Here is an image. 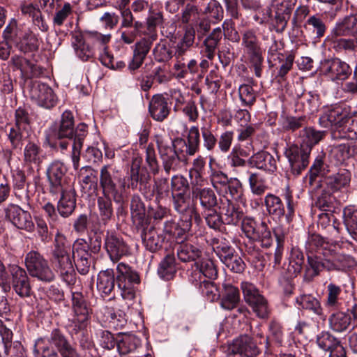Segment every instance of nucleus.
I'll use <instances>...</instances> for the list:
<instances>
[{
	"label": "nucleus",
	"mask_w": 357,
	"mask_h": 357,
	"mask_svg": "<svg viewBox=\"0 0 357 357\" xmlns=\"http://www.w3.org/2000/svg\"><path fill=\"white\" fill-rule=\"evenodd\" d=\"M89 249V246L84 239L75 241L72 248L73 262L68 254L69 248L66 245L65 237L60 232L56 233L52 261L56 271L67 284H73L75 280L73 264L79 273L86 275L89 272L91 265V254Z\"/></svg>",
	"instance_id": "1"
},
{
	"label": "nucleus",
	"mask_w": 357,
	"mask_h": 357,
	"mask_svg": "<svg viewBox=\"0 0 357 357\" xmlns=\"http://www.w3.org/2000/svg\"><path fill=\"white\" fill-rule=\"evenodd\" d=\"M86 135V125L80 123L75 128L74 117L72 112L65 111L61 115L59 125L51 130L48 140L50 142L66 138L73 140L71 158L73 167L77 169L79 167L80 152Z\"/></svg>",
	"instance_id": "2"
},
{
	"label": "nucleus",
	"mask_w": 357,
	"mask_h": 357,
	"mask_svg": "<svg viewBox=\"0 0 357 357\" xmlns=\"http://www.w3.org/2000/svg\"><path fill=\"white\" fill-rule=\"evenodd\" d=\"M156 144L163 169L167 174L171 171H176L181 162L186 160V155H195L194 153L190 151V146L182 138L172 140L167 137L158 136Z\"/></svg>",
	"instance_id": "3"
},
{
	"label": "nucleus",
	"mask_w": 357,
	"mask_h": 357,
	"mask_svg": "<svg viewBox=\"0 0 357 357\" xmlns=\"http://www.w3.org/2000/svg\"><path fill=\"white\" fill-rule=\"evenodd\" d=\"M319 124L322 128L342 132V137L357 139V115L351 116L348 107L335 106L326 109L319 118Z\"/></svg>",
	"instance_id": "4"
},
{
	"label": "nucleus",
	"mask_w": 357,
	"mask_h": 357,
	"mask_svg": "<svg viewBox=\"0 0 357 357\" xmlns=\"http://www.w3.org/2000/svg\"><path fill=\"white\" fill-rule=\"evenodd\" d=\"M309 267L307 272L311 278L317 276L323 271H347L356 266V259L348 255L337 254L334 256L321 255L319 252L316 255H309L307 257Z\"/></svg>",
	"instance_id": "5"
},
{
	"label": "nucleus",
	"mask_w": 357,
	"mask_h": 357,
	"mask_svg": "<svg viewBox=\"0 0 357 357\" xmlns=\"http://www.w3.org/2000/svg\"><path fill=\"white\" fill-rule=\"evenodd\" d=\"M218 275V271L211 260H206L202 266H196L195 271L191 272L189 280L201 294L211 301L219 298V292L215 284L211 281Z\"/></svg>",
	"instance_id": "6"
},
{
	"label": "nucleus",
	"mask_w": 357,
	"mask_h": 357,
	"mask_svg": "<svg viewBox=\"0 0 357 357\" xmlns=\"http://www.w3.org/2000/svg\"><path fill=\"white\" fill-rule=\"evenodd\" d=\"M99 184L101 191L112 194L115 202L121 200L128 186L122 171L112 163L100 167Z\"/></svg>",
	"instance_id": "7"
},
{
	"label": "nucleus",
	"mask_w": 357,
	"mask_h": 357,
	"mask_svg": "<svg viewBox=\"0 0 357 357\" xmlns=\"http://www.w3.org/2000/svg\"><path fill=\"white\" fill-rule=\"evenodd\" d=\"M284 199L287 206V213L285 212L284 204L281 198L273 193H268L264 198V205L266 208L267 214L273 220H280L284 215L287 220L290 222L291 217L294 213V204L293 203V196L289 188L284 195Z\"/></svg>",
	"instance_id": "8"
},
{
	"label": "nucleus",
	"mask_w": 357,
	"mask_h": 357,
	"mask_svg": "<svg viewBox=\"0 0 357 357\" xmlns=\"http://www.w3.org/2000/svg\"><path fill=\"white\" fill-rule=\"evenodd\" d=\"M116 271V284L120 296L124 300H132L135 296L136 285L140 283L138 273L125 263H119Z\"/></svg>",
	"instance_id": "9"
},
{
	"label": "nucleus",
	"mask_w": 357,
	"mask_h": 357,
	"mask_svg": "<svg viewBox=\"0 0 357 357\" xmlns=\"http://www.w3.org/2000/svg\"><path fill=\"white\" fill-rule=\"evenodd\" d=\"M72 302L74 315L68 325L70 332L72 335L84 334L90 324L91 309L79 293L73 294Z\"/></svg>",
	"instance_id": "10"
},
{
	"label": "nucleus",
	"mask_w": 357,
	"mask_h": 357,
	"mask_svg": "<svg viewBox=\"0 0 357 357\" xmlns=\"http://www.w3.org/2000/svg\"><path fill=\"white\" fill-rule=\"evenodd\" d=\"M24 264L31 276L43 282H50L55 275L48 261L37 250H31L25 255Z\"/></svg>",
	"instance_id": "11"
},
{
	"label": "nucleus",
	"mask_w": 357,
	"mask_h": 357,
	"mask_svg": "<svg viewBox=\"0 0 357 357\" xmlns=\"http://www.w3.org/2000/svg\"><path fill=\"white\" fill-rule=\"evenodd\" d=\"M242 46L246 58L254 68L255 75L260 77L264 58L259 38L254 31L248 30L243 33Z\"/></svg>",
	"instance_id": "12"
},
{
	"label": "nucleus",
	"mask_w": 357,
	"mask_h": 357,
	"mask_svg": "<svg viewBox=\"0 0 357 357\" xmlns=\"http://www.w3.org/2000/svg\"><path fill=\"white\" fill-rule=\"evenodd\" d=\"M241 227L248 238L259 241L262 247L269 248L272 245L271 232L265 222H257L252 218H245L242 221Z\"/></svg>",
	"instance_id": "13"
},
{
	"label": "nucleus",
	"mask_w": 357,
	"mask_h": 357,
	"mask_svg": "<svg viewBox=\"0 0 357 357\" xmlns=\"http://www.w3.org/2000/svg\"><path fill=\"white\" fill-rule=\"evenodd\" d=\"M67 168L60 161H54L47 170V179L50 183V192L53 195H58L67 188H72L68 183L66 176Z\"/></svg>",
	"instance_id": "14"
},
{
	"label": "nucleus",
	"mask_w": 357,
	"mask_h": 357,
	"mask_svg": "<svg viewBox=\"0 0 357 357\" xmlns=\"http://www.w3.org/2000/svg\"><path fill=\"white\" fill-rule=\"evenodd\" d=\"M319 71L333 81L345 80L351 74L349 66L337 58L322 61Z\"/></svg>",
	"instance_id": "15"
},
{
	"label": "nucleus",
	"mask_w": 357,
	"mask_h": 357,
	"mask_svg": "<svg viewBox=\"0 0 357 357\" xmlns=\"http://www.w3.org/2000/svg\"><path fill=\"white\" fill-rule=\"evenodd\" d=\"M6 218L17 228L32 232L35 225L29 212L10 204L5 208Z\"/></svg>",
	"instance_id": "16"
},
{
	"label": "nucleus",
	"mask_w": 357,
	"mask_h": 357,
	"mask_svg": "<svg viewBox=\"0 0 357 357\" xmlns=\"http://www.w3.org/2000/svg\"><path fill=\"white\" fill-rule=\"evenodd\" d=\"M173 199L175 209L183 215L182 229L183 231L190 230L192 221L199 223L200 220L199 215L193 206H190L189 199L185 197L184 194H173Z\"/></svg>",
	"instance_id": "17"
},
{
	"label": "nucleus",
	"mask_w": 357,
	"mask_h": 357,
	"mask_svg": "<svg viewBox=\"0 0 357 357\" xmlns=\"http://www.w3.org/2000/svg\"><path fill=\"white\" fill-rule=\"evenodd\" d=\"M310 151L309 148L301 145H291L285 151L291 166V171L295 175H298L308 165Z\"/></svg>",
	"instance_id": "18"
},
{
	"label": "nucleus",
	"mask_w": 357,
	"mask_h": 357,
	"mask_svg": "<svg viewBox=\"0 0 357 357\" xmlns=\"http://www.w3.org/2000/svg\"><path fill=\"white\" fill-rule=\"evenodd\" d=\"M47 341L54 347L61 357H81L77 349L73 347L65 335L58 328L53 329Z\"/></svg>",
	"instance_id": "19"
},
{
	"label": "nucleus",
	"mask_w": 357,
	"mask_h": 357,
	"mask_svg": "<svg viewBox=\"0 0 357 357\" xmlns=\"http://www.w3.org/2000/svg\"><path fill=\"white\" fill-rule=\"evenodd\" d=\"M176 253L178 258L183 262L194 261L191 272L195 271L197 265L202 266L206 260H210L203 258L202 250L190 243L179 244L176 248Z\"/></svg>",
	"instance_id": "20"
},
{
	"label": "nucleus",
	"mask_w": 357,
	"mask_h": 357,
	"mask_svg": "<svg viewBox=\"0 0 357 357\" xmlns=\"http://www.w3.org/2000/svg\"><path fill=\"white\" fill-rule=\"evenodd\" d=\"M31 98L36 100L39 106L46 109L54 107L57 102V97L52 89L43 83L32 88Z\"/></svg>",
	"instance_id": "21"
},
{
	"label": "nucleus",
	"mask_w": 357,
	"mask_h": 357,
	"mask_svg": "<svg viewBox=\"0 0 357 357\" xmlns=\"http://www.w3.org/2000/svg\"><path fill=\"white\" fill-rule=\"evenodd\" d=\"M105 246L113 262H117L123 256L129 252V248L123 240L113 234H108L105 238Z\"/></svg>",
	"instance_id": "22"
},
{
	"label": "nucleus",
	"mask_w": 357,
	"mask_h": 357,
	"mask_svg": "<svg viewBox=\"0 0 357 357\" xmlns=\"http://www.w3.org/2000/svg\"><path fill=\"white\" fill-rule=\"evenodd\" d=\"M10 271L13 277V287L15 292L22 297L29 296L31 287L26 271L17 265H12Z\"/></svg>",
	"instance_id": "23"
},
{
	"label": "nucleus",
	"mask_w": 357,
	"mask_h": 357,
	"mask_svg": "<svg viewBox=\"0 0 357 357\" xmlns=\"http://www.w3.org/2000/svg\"><path fill=\"white\" fill-rule=\"evenodd\" d=\"M72 45L76 56L83 61H89L95 56V47H92L84 35L81 33L73 36Z\"/></svg>",
	"instance_id": "24"
},
{
	"label": "nucleus",
	"mask_w": 357,
	"mask_h": 357,
	"mask_svg": "<svg viewBox=\"0 0 357 357\" xmlns=\"http://www.w3.org/2000/svg\"><path fill=\"white\" fill-rule=\"evenodd\" d=\"M296 2L297 0H273L277 24L282 29L286 27Z\"/></svg>",
	"instance_id": "25"
},
{
	"label": "nucleus",
	"mask_w": 357,
	"mask_h": 357,
	"mask_svg": "<svg viewBox=\"0 0 357 357\" xmlns=\"http://www.w3.org/2000/svg\"><path fill=\"white\" fill-rule=\"evenodd\" d=\"M252 167L273 173L277 169L275 158L268 152L261 151L253 154L248 160Z\"/></svg>",
	"instance_id": "26"
},
{
	"label": "nucleus",
	"mask_w": 357,
	"mask_h": 357,
	"mask_svg": "<svg viewBox=\"0 0 357 357\" xmlns=\"http://www.w3.org/2000/svg\"><path fill=\"white\" fill-rule=\"evenodd\" d=\"M220 306L227 310L236 308L240 302V291L236 286L230 283H224L219 291Z\"/></svg>",
	"instance_id": "27"
},
{
	"label": "nucleus",
	"mask_w": 357,
	"mask_h": 357,
	"mask_svg": "<svg viewBox=\"0 0 357 357\" xmlns=\"http://www.w3.org/2000/svg\"><path fill=\"white\" fill-rule=\"evenodd\" d=\"M229 349L245 357H255L259 353V348L248 335H242L235 339Z\"/></svg>",
	"instance_id": "28"
},
{
	"label": "nucleus",
	"mask_w": 357,
	"mask_h": 357,
	"mask_svg": "<svg viewBox=\"0 0 357 357\" xmlns=\"http://www.w3.org/2000/svg\"><path fill=\"white\" fill-rule=\"evenodd\" d=\"M357 34V13L336 22L332 30L333 36H354Z\"/></svg>",
	"instance_id": "29"
},
{
	"label": "nucleus",
	"mask_w": 357,
	"mask_h": 357,
	"mask_svg": "<svg viewBox=\"0 0 357 357\" xmlns=\"http://www.w3.org/2000/svg\"><path fill=\"white\" fill-rule=\"evenodd\" d=\"M59 194L61 196L57 204V210L61 216L68 217L76 207L75 191L73 187L67 188Z\"/></svg>",
	"instance_id": "30"
},
{
	"label": "nucleus",
	"mask_w": 357,
	"mask_h": 357,
	"mask_svg": "<svg viewBox=\"0 0 357 357\" xmlns=\"http://www.w3.org/2000/svg\"><path fill=\"white\" fill-rule=\"evenodd\" d=\"M149 110L151 117L158 121H164L169 115L170 108L162 95H155L149 102Z\"/></svg>",
	"instance_id": "31"
},
{
	"label": "nucleus",
	"mask_w": 357,
	"mask_h": 357,
	"mask_svg": "<svg viewBox=\"0 0 357 357\" xmlns=\"http://www.w3.org/2000/svg\"><path fill=\"white\" fill-rule=\"evenodd\" d=\"M100 345L107 349H112L114 348L116 344L117 349L121 354H126L131 351L132 349H127L126 344L130 343V338H126L121 342L116 343L113 335L108 331L100 330L97 333Z\"/></svg>",
	"instance_id": "32"
},
{
	"label": "nucleus",
	"mask_w": 357,
	"mask_h": 357,
	"mask_svg": "<svg viewBox=\"0 0 357 357\" xmlns=\"http://www.w3.org/2000/svg\"><path fill=\"white\" fill-rule=\"evenodd\" d=\"M296 303L300 307L312 312L317 315L319 319H326V315L324 312L321 303L312 294H304L300 295L296 297Z\"/></svg>",
	"instance_id": "33"
},
{
	"label": "nucleus",
	"mask_w": 357,
	"mask_h": 357,
	"mask_svg": "<svg viewBox=\"0 0 357 357\" xmlns=\"http://www.w3.org/2000/svg\"><path fill=\"white\" fill-rule=\"evenodd\" d=\"M115 287V276L113 269L101 271L97 276L96 288L102 297L109 296Z\"/></svg>",
	"instance_id": "34"
},
{
	"label": "nucleus",
	"mask_w": 357,
	"mask_h": 357,
	"mask_svg": "<svg viewBox=\"0 0 357 357\" xmlns=\"http://www.w3.org/2000/svg\"><path fill=\"white\" fill-rule=\"evenodd\" d=\"M192 197L199 199L201 206L204 211L214 208L218 204L217 197L210 188L195 186L192 190Z\"/></svg>",
	"instance_id": "35"
},
{
	"label": "nucleus",
	"mask_w": 357,
	"mask_h": 357,
	"mask_svg": "<svg viewBox=\"0 0 357 357\" xmlns=\"http://www.w3.org/2000/svg\"><path fill=\"white\" fill-rule=\"evenodd\" d=\"M326 134V131L317 130L313 127H306L299 134V142L305 148H312L321 141Z\"/></svg>",
	"instance_id": "36"
},
{
	"label": "nucleus",
	"mask_w": 357,
	"mask_h": 357,
	"mask_svg": "<svg viewBox=\"0 0 357 357\" xmlns=\"http://www.w3.org/2000/svg\"><path fill=\"white\" fill-rule=\"evenodd\" d=\"M351 181V173L347 169H342L337 174L328 176L325 179L327 188L332 192L340 190L347 187Z\"/></svg>",
	"instance_id": "37"
},
{
	"label": "nucleus",
	"mask_w": 357,
	"mask_h": 357,
	"mask_svg": "<svg viewBox=\"0 0 357 357\" xmlns=\"http://www.w3.org/2000/svg\"><path fill=\"white\" fill-rule=\"evenodd\" d=\"M112 199V194L102 191L97 198V206L99 214L105 223L111 219L114 213Z\"/></svg>",
	"instance_id": "38"
},
{
	"label": "nucleus",
	"mask_w": 357,
	"mask_h": 357,
	"mask_svg": "<svg viewBox=\"0 0 357 357\" xmlns=\"http://www.w3.org/2000/svg\"><path fill=\"white\" fill-rule=\"evenodd\" d=\"M42 152V149L38 144L29 142L24 149V162L28 165L38 167L44 158Z\"/></svg>",
	"instance_id": "39"
},
{
	"label": "nucleus",
	"mask_w": 357,
	"mask_h": 357,
	"mask_svg": "<svg viewBox=\"0 0 357 357\" xmlns=\"http://www.w3.org/2000/svg\"><path fill=\"white\" fill-rule=\"evenodd\" d=\"M142 238L144 246L150 252H154L162 247L163 238L153 227L144 229Z\"/></svg>",
	"instance_id": "40"
},
{
	"label": "nucleus",
	"mask_w": 357,
	"mask_h": 357,
	"mask_svg": "<svg viewBox=\"0 0 357 357\" xmlns=\"http://www.w3.org/2000/svg\"><path fill=\"white\" fill-rule=\"evenodd\" d=\"M222 38V30L220 27L213 30L211 34L204 40V56L207 59L212 60L215 54V51L218 43Z\"/></svg>",
	"instance_id": "41"
},
{
	"label": "nucleus",
	"mask_w": 357,
	"mask_h": 357,
	"mask_svg": "<svg viewBox=\"0 0 357 357\" xmlns=\"http://www.w3.org/2000/svg\"><path fill=\"white\" fill-rule=\"evenodd\" d=\"M176 270L174 256L173 255H167L160 262L158 268V274L160 278L169 280L174 278Z\"/></svg>",
	"instance_id": "42"
},
{
	"label": "nucleus",
	"mask_w": 357,
	"mask_h": 357,
	"mask_svg": "<svg viewBox=\"0 0 357 357\" xmlns=\"http://www.w3.org/2000/svg\"><path fill=\"white\" fill-rule=\"evenodd\" d=\"M351 320V318L349 314L340 311L336 312L329 317V327L333 331L342 333L348 328Z\"/></svg>",
	"instance_id": "43"
},
{
	"label": "nucleus",
	"mask_w": 357,
	"mask_h": 357,
	"mask_svg": "<svg viewBox=\"0 0 357 357\" xmlns=\"http://www.w3.org/2000/svg\"><path fill=\"white\" fill-rule=\"evenodd\" d=\"M84 36L92 47H95V51H99V56L101 53L109 52L107 44L111 40V34H102L98 31H92L87 33Z\"/></svg>",
	"instance_id": "44"
},
{
	"label": "nucleus",
	"mask_w": 357,
	"mask_h": 357,
	"mask_svg": "<svg viewBox=\"0 0 357 357\" xmlns=\"http://www.w3.org/2000/svg\"><path fill=\"white\" fill-rule=\"evenodd\" d=\"M222 221L227 225H237L242 218V213L239 211L229 199L222 204L221 208Z\"/></svg>",
	"instance_id": "45"
},
{
	"label": "nucleus",
	"mask_w": 357,
	"mask_h": 357,
	"mask_svg": "<svg viewBox=\"0 0 357 357\" xmlns=\"http://www.w3.org/2000/svg\"><path fill=\"white\" fill-rule=\"evenodd\" d=\"M195 39V31L193 29H188L185 31L181 40L175 47L174 56L177 59H182V56L188 50L192 47Z\"/></svg>",
	"instance_id": "46"
},
{
	"label": "nucleus",
	"mask_w": 357,
	"mask_h": 357,
	"mask_svg": "<svg viewBox=\"0 0 357 357\" xmlns=\"http://www.w3.org/2000/svg\"><path fill=\"white\" fill-rule=\"evenodd\" d=\"M249 174L248 183L251 192L257 196H261L268 189L265 178L259 173H250L248 170L245 172Z\"/></svg>",
	"instance_id": "47"
},
{
	"label": "nucleus",
	"mask_w": 357,
	"mask_h": 357,
	"mask_svg": "<svg viewBox=\"0 0 357 357\" xmlns=\"http://www.w3.org/2000/svg\"><path fill=\"white\" fill-rule=\"evenodd\" d=\"M316 342L321 349L328 352L341 344L340 340L328 331L317 335Z\"/></svg>",
	"instance_id": "48"
},
{
	"label": "nucleus",
	"mask_w": 357,
	"mask_h": 357,
	"mask_svg": "<svg viewBox=\"0 0 357 357\" xmlns=\"http://www.w3.org/2000/svg\"><path fill=\"white\" fill-rule=\"evenodd\" d=\"M344 218L348 232L357 241V208L353 206L345 208Z\"/></svg>",
	"instance_id": "49"
},
{
	"label": "nucleus",
	"mask_w": 357,
	"mask_h": 357,
	"mask_svg": "<svg viewBox=\"0 0 357 357\" xmlns=\"http://www.w3.org/2000/svg\"><path fill=\"white\" fill-rule=\"evenodd\" d=\"M305 28L316 38L323 37L326 30L322 18L317 15L310 17L305 22Z\"/></svg>",
	"instance_id": "50"
},
{
	"label": "nucleus",
	"mask_w": 357,
	"mask_h": 357,
	"mask_svg": "<svg viewBox=\"0 0 357 357\" xmlns=\"http://www.w3.org/2000/svg\"><path fill=\"white\" fill-rule=\"evenodd\" d=\"M225 190L226 192L229 191L231 199L243 205L245 204L246 199L243 194L242 183L239 179L237 178H230L229 182Z\"/></svg>",
	"instance_id": "51"
},
{
	"label": "nucleus",
	"mask_w": 357,
	"mask_h": 357,
	"mask_svg": "<svg viewBox=\"0 0 357 357\" xmlns=\"http://www.w3.org/2000/svg\"><path fill=\"white\" fill-rule=\"evenodd\" d=\"M246 303L258 317L261 319L268 317L270 312L269 306L267 300L263 295L261 294Z\"/></svg>",
	"instance_id": "52"
},
{
	"label": "nucleus",
	"mask_w": 357,
	"mask_h": 357,
	"mask_svg": "<svg viewBox=\"0 0 357 357\" xmlns=\"http://www.w3.org/2000/svg\"><path fill=\"white\" fill-rule=\"evenodd\" d=\"M349 144H333L331 149V156L337 164H341L351 156Z\"/></svg>",
	"instance_id": "53"
},
{
	"label": "nucleus",
	"mask_w": 357,
	"mask_h": 357,
	"mask_svg": "<svg viewBox=\"0 0 357 357\" xmlns=\"http://www.w3.org/2000/svg\"><path fill=\"white\" fill-rule=\"evenodd\" d=\"M29 129L25 127L13 126L10 128L8 138L13 148L21 147L22 142L29 136Z\"/></svg>",
	"instance_id": "54"
},
{
	"label": "nucleus",
	"mask_w": 357,
	"mask_h": 357,
	"mask_svg": "<svg viewBox=\"0 0 357 357\" xmlns=\"http://www.w3.org/2000/svg\"><path fill=\"white\" fill-rule=\"evenodd\" d=\"M238 95L242 105L251 106L256 100L257 93L250 84H243L238 87Z\"/></svg>",
	"instance_id": "55"
},
{
	"label": "nucleus",
	"mask_w": 357,
	"mask_h": 357,
	"mask_svg": "<svg viewBox=\"0 0 357 357\" xmlns=\"http://www.w3.org/2000/svg\"><path fill=\"white\" fill-rule=\"evenodd\" d=\"M304 262V255L303 252L297 248H293L290 253L289 264L288 270L296 275L299 273Z\"/></svg>",
	"instance_id": "56"
},
{
	"label": "nucleus",
	"mask_w": 357,
	"mask_h": 357,
	"mask_svg": "<svg viewBox=\"0 0 357 357\" xmlns=\"http://www.w3.org/2000/svg\"><path fill=\"white\" fill-rule=\"evenodd\" d=\"M341 291L340 287L333 283H330L327 286V299L325 303L327 307L334 309L340 305L339 296Z\"/></svg>",
	"instance_id": "57"
},
{
	"label": "nucleus",
	"mask_w": 357,
	"mask_h": 357,
	"mask_svg": "<svg viewBox=\"0 0 357 357\" xmlns=\"http://www.w3.org/2000/svg\"><path fill=\"white\" fill-rule=\"evenodd\" d=\"M210 180L213 187L218 192L226 189L229 182L227 174L220 170L212 169L210 174Z\"/></svg>",
	"instance_id": "58"
},
{
	"label": "nucleus",
	"mask_w": 357,
	"mask_h": 357,
	"mask_svg": "<svg viewBox=\"0 0 357 357\" xmlns=\"http://www.w3.org/2000/svg\"><path fill=\"white\" fill-rule=\"evenodd\" d=\"M340 36H333L332 47L337 52H354V45L352 38H342Z\"/></svg>",
	"instance_id": "59"
},
{
	"label": "nucleus",
	"mask_w": 357,
	"mask_h": 357,
	"mask_svg": "<svg viewBox=\"0 0 357 357\" xmlns=\"http://www.w3.org/2000/svg\"><path fill=\"white\" fill-rule=\"evenodd\" d=\"M203 146L208 151H213L217 144V139L211 130V125L206 124L201 128Z\"/></svg>",
	"instance_id": "60"
},
{
	"label": "nucleus",
	"mask_w": 357,
	"mask_h": 357,
	"mask_svg": "<svg viewBox=\"0 0 357 357\" xmlns=\"http://www.w3.org/2000/svg\"><path fill=\"white\" fill-rule=\"evenodd\" d=\"M186 143L190 146V151L195 154L197 153L200 147V133L197 126H192L188 134Z\"/></svg>",
	"instance_id": "61"
},
{
	"label": "nucleus",
	"mask_w": 357,
	"mask_h": 357,
	"mask_svg": "<svg viewBox=\"0 0 357 357\" xmlns=\"http://www.w3.org/2000/svg\"><path fill=\"white\" fill-rule=\"evenodd\" d=\"M43 352V357H59L56 351L50 350V348L45 345V338L40 337L36 340L33 346V353L38 356Z\"/></svg>",
	"instance_id": "62"
},
{
	"label": "nucleus",
	"mask_w": 357,
	"mask_h": 357,
	"mask_svg": "<svg viewBox=\"0 0 357 357\" xmlns=\"http://www.w3.org/2000/svg\"><path fill=\"white\" fill-rule=\"evenodd\" d=\"M198 9L195 6L187 4L182 12L181 20L183 23H196L199 19Z\"/></svg>",
	"instance_id": "63"
},
{
	"label": "nucleus",
	"mask_w": 357,
	"mask_h": 357,
	"mask_svg": "<svg viewBox=\"0 0 357 357\" xmlns=\"http://www.w3.org/2000/svg\"><path fill=\"white\" fill-rule=\"evenodd\" d=\"M204 13L209 17L215 20H220L222 17L223 10L219 2L215 0H211L205 7Z\"/></svg>",
	"instance_id": "64"
}]
</instances>
